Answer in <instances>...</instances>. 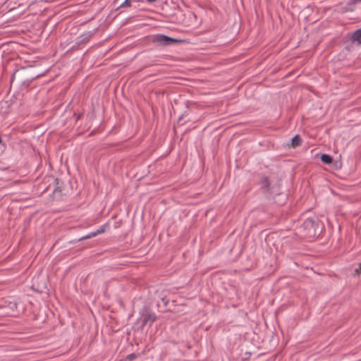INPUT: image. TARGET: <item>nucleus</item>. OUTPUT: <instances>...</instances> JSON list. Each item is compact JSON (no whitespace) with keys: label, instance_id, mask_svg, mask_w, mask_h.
Here are the masks:
<instances>
[{"label":"nucleus","instance_id":"nucleus-2","mask_svg":"<svg viewBox=\"0 0 361 361\" xmlns=\"http://www.w3.org/2000/svg\"><path fill=\"white\" fill-rule=\"evenodd\" d=\"M156 40L157 42L164 45H168L170 44L171 42L177 41L176 39L163 35L157 36Z\"/></svg>","mask_w":361,"mask_h":361},{"label":"nucleus","instance_id":"nucleus-1","mask_svg":"<svg viewBox=\"0 0 361 361\" xmlns=\"http://www.w3.org/2000/svg\"><path fill=\"white\" fill-rule=\"evenodd\" d=\"M6 302L7 305L6 307L8 309V311L6 313L11 316H15L16 314V310L18 307L17 301L13 298H11Z\"/></svg>","mask_w":361,"mask_h":361},{"label":"nucleus","instance_id":"nucleus-5","mask_svg":"<svg viewBox=\"0 0 361 361\" xmlns=\"http://www.w3.org/2000/svg\"><path fill=\"white\" fill-rule=\"evenodd\" d=\"M155 320V316L152 314H147L145 315L143 319V324H146L147 322L152 323Z\"/></svg>","mask_w":361,"mask_h":361},{"label":"nucleus","instance_id":"nucleus-8","mask_svg":"<svg viewBox=\"0 0 361 361\" xmlns=\"http://www.w3.org/2000/svg\"><path fill=\"white\" fill-rule=\"evenodd\" d=\"M97 235V233H94V232H92L90 233H89L88 235L82 237L81 239L83 240V239H88V238H91L92 237H94Z\"/></svg>","mask_w":361,"mask_h":361},{"label":"nucleus","instance_id":"nucleus-11","mask_svg":"<svg viewBox=\"0 0 361 361\" xmlns=\"http://www.w3.org/2000/svg\"><path fill=\"white\" fill-rule=\"evenodd\" d=\"M148 2L152 3L154 2L156 0H147Z\"/></svg>","mask_w":361,"mask_h":361},{"label":"nucleus","instance_id":"nucleus-9","mask_svg":"<svg viewBox=\"0 0 361 361\" xmlns=\"http://www.w3.org/2000/svg\"><path fill=\"white\" fill-rule=\"evenodd\" d=\"M131 0H125V1L120 6V7L130 6Z\"/></svg>","mask_w":361,"mask_h":361},{"label":"nucleus","instance_id":"nucleus-7","mask_svg":"<svg viewBox=\"0 0 361 361\" xmlns=\"http://www.w3.org/2000/svg\"><path fill=\"white\" fill-rule=\"evenodd\" d=\"M292 144L294 146H298L300 144V138L298 135H295L293 137Z\"/></svg>","mask_w":361,"mask_h":361},{"label":"nucleus","instance_id":"nucleus-3","mask_svg":"<svg viewBox=\"0 0 361 361\" xmlns=\"http://www.w3.org/2000/svg\"><path fill=\"white\" fill-rule=\"evenodd\" d=\"M304 226L308 228V231L306 235H315L314 231V222L312 219H308L304 222Z\"/></svg>","mask_w":361,"mask_h":361},{"label":"nucleus","instance_id":"nucleus-4","mask_svg":"<svg viewBox=\"0 0 361 361\" xmlns=\"http://www.w3.org/2000/svg\"><path fill=\"white\" fill-rule=\"evenodd\" d=\"M352 39L353 42H357L361 44V28L353 32Z\"/></svg>","mask_w":361,"mask_h":361},{"label":"nucleus","instance_id":"nucleus-13","mask_svg":"<svg viewBox=\"0 0 361 361\" xmlns=\"http://www.w3.org/2000/svg\"><path fill=\"white\" fill-rule=\"evenodd\" d=\"M360 269H361V264H360Z\"/></svg>","mask_w":361,"mask_h":361},{"label":"nucleus","instance_id":"nucleus-10","mask_svg":"<svg viewBox=\"0 0 361 361\" xmlns=\"http://www.w3.org/2000/svg\"><path fill=\"white\" fill-rule=\"evenodd\" d=\"M102 232H103L102 229H98L96 231H94V233H97V235H98V234L101 233Z\"/></svg>","mask_w":361,"mask_h":361},{"label":"nucleus","instance_id":"nucleus-6","mask_svg":"<svg viewBox=\"0 0 361 361\" xmlns=\"http://www.w3.org/2000/svg\"><path fill=\"white\" fill-rule=\"evenodd\" d=\"M321 160L324 164H331L332 162V158L329 154H324L321 157Z\"/></svg>","mask_w":361,"mask_h":361},{"label":"nucleus","instance_id":"nucleus-12","mask_svg":"<svg viewBox=\"0 0 361 361\" xmlns=\"http://www.w3.org/2000/svg\"><path fill=\"white\" fill-rule=\"evenodd\" d=\"M355 3L361 1V0H354Z\"/></svg>","mask_w":361,"mask_h":361}]
</instances>
